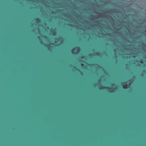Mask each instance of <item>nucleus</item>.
<instances>
[{
  "label": "nucleus",
  "instance_id": "nucleus-1",
  "mask_svg": "<svg viewBox=\"0 0 146 146\" xmlns=\"http://www.w3.org/2000/svg\"><path fill=\"white\" fill-rule=\"evenodd\" d=\"M140 62L141 64H143V60H141L140 61Z\"/></svg>",
  "mask_w": 146,
  "mask_h": 146
},
{
  "label": "nucleus",
  "instance_id": "nucleus-2",
  "mask_svg": "<svg viewBox=\"0 0 146 146\" xmlns=\"http://www.w3.org/2000/svg\"><path fill=\"white\" fill-rule=\"evenodd\" d=\"M74 48H73V49L72 50V52L73 51V50L74 49Z\"/></svg>",
  "mask_w": 146,
  "mask_h": 146
},
{
  "label": "nucleus",
  "instance_id": "nucleus-3",
  "mask_svg": "<svg viewBox=\"0 0 146 146\" xmlns=\"http://www.w3.org/2000/svg\"><path fill=\"white\" fill-rule=\"evenodd\" d=\"M145 33H146V30L145 31Z\"/></svg>",
  "mask_w": 146,
  "mask_h": 146
},
{
  "label": "nucleus",
  "instance_id": "nucleus-4",
  "mask_svg": "<svg viewBox=\"0 0 146 146\" xmlns=\"http://www.w3.org/2000/svg\"><path fill=\"white\" fill-rule=\"evenodd\" d=\"M54 33L56 34V32Z\"/></svg>",
  "mask_w": 146,
  "mask_h": 146
},
{
  "label": "nucleus",
  "instance_id": "nucleus-5",
  "mask_svg": "<svg viewBox=\"0 0 146 146\" xmlns=\"http://www.w3.org/2000/svg\"><path fill=\"white\" fill-rule=\"evenodd\" d=\"M105 88H107V87H106Z\"/></svg>",
  "mask_w": 146,
  "mask_h": 146
},
{
  "label": "nucleus",
  "instance_id": "nucleus-6",
  "mask_svg": "<svg viewBox=\"0 0 146 146\" xmlns=\"http://www.w3.org/2000/svg\"><path fill=\"white\" fill-rule=\"evenodd\" d=\"M38 19V18H37V19H37H37Z\"/></svg>",
  "mask_w": 146,
  "mask_h": 146
},
{
  "label": "nucleus",
  "instance_id": "nucleus-7",
  "mask_svg": "<svg viewBox=\"0 0 146 146\" xmlns=\"http://www.w3.org/2000/svg\"><path fill=\"white\" fill-rule=\"evenodd\" d=\"M125 83V82H124L123 83H124H124Z\"/></svg>",
  "mask_w": 146,
  "mask_h": 146
}]
</instances>
